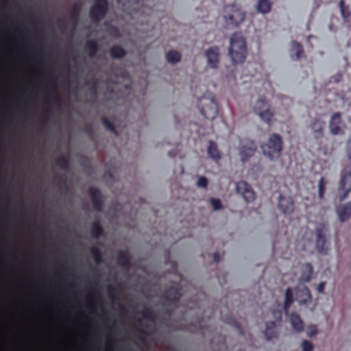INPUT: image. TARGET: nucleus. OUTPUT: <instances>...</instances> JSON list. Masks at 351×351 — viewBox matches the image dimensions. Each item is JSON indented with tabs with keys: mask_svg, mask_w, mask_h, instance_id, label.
Wrapping results in <instances>:
<instances>
[{
	"mask_svg": "<svg viewBox=\"0 0 351 351\" xmlns=\"http://www.w3.org/2000/svg\"><path fill=\"white\" fill-rule=\"evenodd\" d=\"M301 346L302 351H313V345L308 340H303Z\"/></svg>",
	"mask_w": 351,
	"mask_h": 351,
	"instance_id": "nucleus-38",
	"label": "nucleus"
},
{
	"mask_svg": "<svg viewBox=\"0 0 351 351\" xmlns=\"http://www.w3.org/2000/svg\"><path fill=\"white\" fill-rule=\"evenodd\" d=\"M245 16L244 12L235 4L227 5L223 8V19L228 26H239Z\"/></svg>",
	"mask_w": 351,
	"mask_h": 351,
	"instance_id": "nucleus-3",
	"label": "nucleus"
},
{
	"mask_svg": "<svg viewBox=\"0 0 351 351\" xmlns=\"http://www.w3.org/2000/svg\"><path fill=\"white\" fill-rule=\"evenodd\" d=\"M90 252L93 256L94 261L96 264H101L103 262V256L101 250L96 246H92Z\"/></svg>",
	"mask_w": 351,
	"mask_h": 351,
	"instance_id": "nucleus-32",
	"label": "nucleus"
},
{
	"mask_svg": "<svg viewBox=\"0 0 351 351\" xmlns=\"http://www.w3.org/2000/svg\"><path fill=\"white\" fill-rule=\"evenodd\" d=\"M255 142L249 138H243L240 141L239 154L242 162L247 161L252 157L256 150Z\"/></svg>",
	"mask_w": 351,
	"mask_h": 351,
	"instance_id": "nucleus-8",
	"label": "nucleus"
},
{
	"mask_svg": "<svg viewBox=\"0 0 351 351\" xmlns=\"http://www.w3.org/2000/svg\"><path fill=\"white\" fill-rule=\"evenodd\" d=\"M53 84H54L53 88V90H54V91H56V93H57L56 97V98H55V100H56V102H59V101H60V95H58V89H57V87H56V81H55V80H53Z\"/></svg>",
	"mask_w": 351,
	"mask_h": 351,
	"instance_id": "nucleus-49",
	"label": "nucleus"
},
{
	"mask_svg": "<svg viewBox=\"0 0 351 351\" xmlns=\"http://www.w3.org/2000/svg\"><path fill=\"white\" fill-rule=\"evenodd\" d=\"M290 322L293 330L298 332H300L304 330V323L301 317L296 313L290 315Z\"/></svg>",
	"mask_w": 351,
	"mask_h": 351,
	"instance_id": "nucleus-23",
	"label": "nucleus"
},
{
	"mask_svg": "<svg viewBox=\"0 0 351 351\" xmlns=\"http://www.w3.org/2000/svg\"><path fill=\"white\" fill-rule=\"evenodd\" d=\"M109 53L113 59H122L126 56L127 51L121 45H114L110 47Z\"/></svg>",
	"mask_w": 351,
	"mask_h": 351,
	"instance_id": "nucleus-22",
	"label": "nucleus"
},
{
	"mask_svg": "<svg viewBox=\"0 0 351 351\" xmlns=\"http://www.w3.org/2000/svg\"><path fill=\"white\" fill-rule=\"evenodd\" d=\"M215 343V337H213L211 341H210V344L214 346V344Z\"/></svg>",
	"mask_w": 351,
	"mask_h": 351,
	"instance_id": "nucleus-56",
	"label": "nucleus"
},
{
	"mask_svg": "<svg viewBox=\"0 0 351 351\" xmlns=\"http://www.w3.org/2000/svg\"><path fill=\"white\" fill-rule=\"evenodd\" d=\"M317 333V327L315 325H311L308 327V336L309 337H313L316 335Z\"/></svg>",
	"mask_w": 351,
	"mask_h": 351,
	"instance_id": "nucleus-44",
	"label": "nucleus"
},
{
	"mask_svg": "<svg viewBox=\"0 0 351 351\" xmlns=\"http://www.w3.org/2000/svg\"><path fill=\"white\" fill-rule=\"evenodd\" d=\"M341 123V114L339 112L333 113L329 123L330 132L335 135L342 134Z\"/></svg>",
	"mask_w": 351,
	"mask_h": 351,
	"instance_id": "nucleus-13",
	"label": "nucleus"
},
{
	"mask_svg": "<svg viewBox=\"0 0 351 351\" xmlns=\"http://www.w3.org/2000/svg\"><path fill=\"white\" fill-rule=\"evenodd\" d=\"M278 207L285 215L289 214L294 210V203L291 197H285L280 195L278 199Z\"/></svg>",
	"mask_w": 351,
	"mask_h": 351,
	"instance_id": "nucleus-15",
	"label": "nucleus"
},
{
	"mask_svg": "<svg viewBox=\"0 0 351 351\" xmlns=\"http://www.w3.org/2000/svg\"><path fill=\"white\" fill-rule=\"evenodd\" d=\"M121 310L123 312H125V311H126L125 308L123 306H121Z\"/></svg>",
	"mask_w": 351,
	"mask_h": 351,
	"instance_id": "nucleus-57",
	"label": "nucleus"
},
{
	"mask_svg": "<svg viewBox=\"0 0 351 351\" xmlns=\"http://www.w3.org/2000/svg\"><path fill=\"white\" fill-rule=\"evenodd\" d=\"M108 11V0H94L90 8V16L93 22L99 23L106 16Z\"/></svg>",
	"mask_w": 351,
	"mask_h": 351,
	"instance_id": "nucleus-6",
	"label": "nucleus"
},
{
	"mask_svg": "<svg viewBox=\"0 0 351 351\" xmlns=\"http://www.w3.org/2000/svg\"><path fill=\"white\" fill-rule=\"evenodd\" d=\"M272 7L271 0H258L256 4L255 8L258 13L263 14H268Z\"/></svg>",
	"mask_w": 351,
	"mask_h": 351,
	"instance_id": "nucleus-21",
	"label": "nucleus"
},
{
	"mask_svg": "<svg viewBox=\"0 0 351 351\" xmlns=\"http://www.w3.org/2000/svg\"><path fill=\"white\" fill-rule=\"evenodd\" d=\"M341 14L345 22H349L351 18V11L348 5H345L343 0L339 1Z\"/></svg>",
	"mask_w": 351,
	"mask_h": 351,
	"instance_id": "nucleus-28",
	"label": "nucleus"
},
{
	"mask_svg": "<svg viewBox=\"0 0 351 351\" xmlns=\"http://www.w3.org/2000/svg\"><path fill=\"white\" fill-rule=\"evenodd\" d=\"M182 297V287L178 282H173L165 291V298L171 302H177Z\"/></svg>",
	"mask_w": 351,
	"mask_h": 351,
	"instance_id": "nucleus-12",
	"label": "nucleus"
},
{
	"mask_svg": "<svg viewBox=\"0 0 351 351\" xmlns=\"http://www.w3.org/2000/svg\"><path fill=\"white\" fill-rule=\"evenodd\" d=\"M305 291H306V293H307L308 298L309 300H311V293H310L309 289H308V288H305Z\"/></svg>",
	"mask_w": 351,
	"mask_h": 351,
	"instance_id": "nucleus-54",
	"label": "nucleus"
},
{
	"mask_svg": "<svg viewBox=\"0 0 351 351\" xmlns=\"http://www.w3.org/2000/svg\"><path fill=\"white\" fill-rule=\"evenodd\" d=\"M203 323H204V319H201L200 320H199L198 323H197V327H198V329H199V332L201 333H202L204 335H206V332L208 330V328L204 326Z\"/></svg>",
	"mask_w": 351,
	"mask_h": 351,
	"instance_id": "nucleus-43",
	"label": "nucleus"
},
{
	"mask_svg": "<svg viewBox=\"0 0 351 351\" xmlns=\"http://www.w3.org/2000/svg\"><path fill=\"white\" fill-rule=\"evenodd\" d=\"M326 181L324 177H322L318 183V196L320 199H322L324 197L326 191Z\"/></svg>",
	"mask_w": 351,
	"mask_h": 351,
	"instance_id": "nucleus-34",
	"label": "nucleus"
},
{
	"mask_svg": "<svg viewBox=\"0 0 351 351\" xmlns=\"http://www.w3.org/2000/svg\"><path fill=\"white\" fill-rule=\"evenodd\" d=\"M210 204H211L213 208L215 210H219L222 207L221 202L220 199H217V198H213V197L210 198Z\"/></svg>",
	"mask_w": 351,
	"mask_h": 351,
	"instance_id": "nucleus-40",
	"label": "nucleus"
},
{
	"mask_svg": "<svg viewBox=\"0 0 351 351\" xmlns=\"http://www.w3.org/2000/svg\"><path fill=\"white\" fill-rule=\"evenodd\" d=\"M200 113L207 119H213L218 113L217 103L215 96L210 94V97L204 96L199 99Z\"/></svg>",
	"mask_w": 351,
	"mask_h": 351,
	"instance_id": "nucleus-4",
	"label": "nucleus"
},
{
	"mask_svg": "<svg viewBox=\"0 0 351 351\" xmlns=\"http://www.w3.org/2000/svg\"><path fill=\"white\" fill-rule=\"evenodd\" d=\"M219 344L217 348H219L217 351H228V346L226 344V338L223 336L219 335Z\"/></svg>",
	"mask_w": 351,
	"mask_h": 351,
	"instance_id": "nucleus-37",
	"label": "nucleus"
},
{
	"mask_svg": "<svg viewBox=\"0 0 351 351\" xmlns=\"http://www.w3.org/2000/svg\"><path fill=\"white\" fill-rule=\"evenodd\" d=\"M254 111L262 121L270 125L274 113L270 110L269 104L265 97L260 98L256 101L254 106Z\"/></svg>",
	"mask_w": 351,
	"mask_h": 351,
	"instance_id": "nucleus-7",
	"label": "nucleus"
},
{
	"mask_svg": "<svg viewBox=\"0 0 351 351\" xmlns=\"http://www.w3.org/2000/svg\"><path fill=\"white\" fill-rule=\"evenodd\" d=\"M278 330L276 328V322L274 321L268 322L266 323L265 330H264V335L267 341L276 339L278 337Z\"/></svg>",
	"mask_w": 351,
	"mask_h": 351,
	"instance_id": "nucleus-18",
	"label": "nucleus"
},
{
	"mask_svg": "<svg viewBox=\"0 0 351 351\" xmlns=\"http://www.w3.org/2000/svg\"><path fill=\"white\" fill-rule=\"evenodd\" d=\"M91 236L95 239H98L104 234L103 227L98 220H95L91 224L90 228Z\"/></svg>",
	"mask_w": 351,
	"mask_h": 351,
	"instance_id": "nucleus-26",
	"label": "nucleus"
},
{
	"mask_svg": "<svg viewBox=\"0 0 351 351\" xmlns=\"http://www.w3.org/2000/svg\"><path fill=\"white\" fill-rule=\"evenodd\" d=\"M169 155L170 156H174V154H172V152H169Z\"/></svg>",
	"mask_w": 351,
	"mask_h": 351,
	"instance_id": "nucleus-60",
	"label": "nucleus"
},
{
	"mask_svg": "<svg viewBox=\"0 0 351 351\" xmlns=\"http://www.w3.org/2000/svg\"><path fill=\"white\" fill-rule=\"evenodd\" d=\"M261 149L265 156L271 160L278 159L282 150V140L277 134L270 135L267 143L261 145Z\"/></svg>",
	"mask_w": 351,
	"mask_h": 351,
	"instance_id": "nucleus-2",
	"label": "nucleus"
},
{
	"mask_svg": "<svg viewBox=\"0 0 351 351\" xmlns=\"http://www.w3.org/2000/svg\"><path fill=\"white\" fill-rule=\"evenodd\" d=\"M325 127V122L319 119H315L311 123V128L312 130L314 137L316 139L322 138L323 136V130Z\"/></svg>",
	"mask_w": 351,
	"mask_h": 351,
	"instance_id": "nucleus-19",
	"label": "nucleus"
},
{
	"mask_svg": "<svg viewBox=\"0 0 351 351\" xmlns=\"http://www.w3.org/2000/svg\"><path fill=\"white\" fill-rule=\"evenodd\" d=\"M93 208L97 212H101L104 206V197L101 191L97 187L90 186L88 189Z\"/></svg>",
	"mask_w": 351,
	"mask_h": 351,
	"instance_id": "nucleus-10",
	"label": "nucleus"
},
{
	"mask_svg": "<svg viewBox=\"0 0 351 351\" xmlns=\"http://www.w3.org/2000/svg\"><path fill=\"white\" fill-rule=\"evenodd\" d=\"M89 92L90 95H92L94 97H96L97 95V83L95 81L93 82V85L89 88Z\"/></svg>",
	"mask_w": 351,
	"mask_h": 351,
	"instance_id": "nucleus-45",
	"label": "nucleus"
},
{
	"mask_svg": "<svg viewBox=\"0 0 351 351\" xmlns=\"http://www.w3.org/2000/svg\"><path fill=\"white\" fill-rule=\"evenodd\" d=\"M213 261L215 263H219L220 261L221 257L219 252H215L213 255Z\"/></svg>",
	"mask_w": 351,
	"mask_h": 351,
	"instance_id": "nucleus-50",
	"label": "nucleus"
},
{
	"mask_svg": "<svg viewBox=\"0 0 351 351\" xmlns=\"http://www.w3.org/2000/svg\"><path fill=\"white\" fill-rule=\"evenodd\" d=\"M56 179H58L60 182H62L64 184H66V181L64 179H63L62 177H56Z\"/></svg>",
	"mask_w": 351,
	"mask_h": 351,
	"instance_id": "nucleus-55",
	"label": "nucleus"
},
{
	"mask_svg": "<svg viewBox=\"0 0 351 351\" xmlns=\"http://www.w3.org/2000/svg\"><path fill=\"white\" fill-rule=\"evenodd\" d=\"M123 12L134 16L138 12H145V8H139L143 0H117Z\"/></svg>",
	"mask_w": 351,
	"mask_h": 351,
	"instance_id": "nucleus-9",
	"label": "nucleus"
},
{
	"mask_svg": "<svg viewBox=\"0 0 351 351\" xmlns=\"http://www.w3.org/2000/svg\"><path fill=\"white\" fill-rule=\"evenodd\" d=\"M197 184L201 188H206L208 186V180L204 176H201L198 178Z\"/></svg>",
	"mask_w": 351,
	"mask_h": 351,
	"instance_id": "nucleus-42",
	"label": "nucleus"
},
{
	"mask_svg": "<svg viewBox=\"0 0 351 351\" xmlns=\"http://www.w3.org/2000/svg\"><path fill=\"white\" fill-rule=\"evenodd\" d=\"M180 53L176 50H170L166 54L167 60L172 64H176L180 60Z\"/></svg>",
	"mask_w": 351,
	"mask_h": 351,
	"instance_id": "nucleus-31",
	"label": "nucleus"
},
{
	"mask_svg": "<svg viewBox=\"0 0 351 351\" xmlns=\"http://www.w3.org/2000/svg\"><path fill=\"white\" fill-rule=\"evenodd\" d=\"M326 282H321L317 287V291L319 293H323L324 291V289L326 287Z\"/></svg>",
	"mask_w": 351,
	"mask_h": 351,
	"instance_id": "nucleus-47",
	"label": "nucleus"
},
{
	"mask_svg": "<svg viewBox=\"0 0 351 351\" xmlns=\"http://www.w3.org/2000/svg\"><path fill=\"white\" fill-rule=\"evenodd\" d=\"M226 322L228 323V324L234 326L239 330V333L241 335H243V331L242 328H241L239 323L237 322L235 319H231V318L227 319L226 320Z\"/></svg>",
	"mask_w": 351,
	"mask_h": 351,
	"instance_id": "nucleus-39",
	"label": "nucleus"
},
{
	"mask_svg": "<svg viewBox=\"0 0 351 351\" xmlns=\"http://www.w3.org/2000/svg\"><path fill=\"white\" fill-rule=\"evenodd\" d=\"M236 189L237 193L243 197L245 202H250L254 200L255 193L247 182L245 181L237 182Z\"/></svg>",
	"mask_w": 351,
	"mask_h": 351,
	"instance_id": "nucleus-11",
	"label": "nucleus"
},
{
	"mask_svg": "<svg viewBox=\"0 0 351 351\" xmlns=\"http://www.w3.org/2000/svg\"><path fill=\"white\" fill-rule=\"evenodd\" d=\"M101 123L106 130L114 133L116 136L118 135V132L113 124L106 117H102L101 119Z\"/></svg>",
	"mask_w": 351,
	"mask_h": 351,
	"instance_id": "nucleus-33",
	"label": "nucleus"
},
{
	"mask_svg": "<svg viewBox=\"0 0 351 351\" xmlns=\"http://www.w3.org/2000/svg\"><path fill=\"white\" fill-rule=\"evenodd\" d=\"M208 154L213 160H219L221 158L220 152L217 149V144L213 141H210L208 147Z\"/></svg>",
	"mask_w": 351,
	"mask_h": 351,
	"instance_id": "nucleus-27",
	"label": "nucleus"
},
{
	"mask_svg": "<svg viewBox=\"0 0 351 351\" xmlns=\"http://www.w3.org/2000/svg\"><path fill=\"white\" fill-rule=\"evenodd\" d=\"M304 54V49L302 45L296 42L292 41L290 49V57L293 60H300Z\"/></svg>",
	"mask_w": 351,
	"mask_h": 351,
	"instance_id": "nucleus-20",
	"label": "nucleus"
},
{
	"mask_svg": "<svg viewBox=\"0 0 351 351\" xmlns=\"http://www.w3.org/2000/svg\"><path fill=\"white\" fill-rule=\"evenodd\" d=\"M293 302V294L291 287H288L285 291L284 311L285 313L288 311L289 308Z\"/></svg>",
	"mask_w": 351,
	"mask_h": 351,
	"instance_id": "nucleus-30",
	"label": "nucleus"
},
{
	"mask_svg": "<svg viewBox=\"0 0 351 351\" xmlns=\"http://www.w3.org/2000/svg\"><path fill=\"white\" fill-rule=\"evenodd\" d=\"M107 32L114 38L121 36L120 31L116 26L110 25L107 28Z\"/></svg>",
	"mask_w": 351,
	"mask_h": 351,
	"instance_id": "nucleus-36",
	"label": "nucleus"
},
{
	"mask_svg": "<svg viewBox=\"0 0 351 351\" xmlns=\"http://www.w3.org/2000/svg\"><path fill=\"white\" fill-rule=\"evenodd\" d=\"M57 23L59 25L60 28H62V29H64L66 25V21L62 18L58 19Z\"/></svg>",
	"mask_w": 351,
	"mask_h": 351,
	"instance_id": "nucleus-48",
	"label": "nucleus"
},
{
	"mask_svg": "<svg viewBox=\"0 0 351 351\" xmlns=\"http://www.w3.org/2000/svg\"><path fill=\"white\" fill-rule=\"evenodd\" d=\"M50 110H47L42 116V121L43 123H46L49 120Z\"/></svg>",
	"mask_w": 351,
	"mask_h": 351,
	"instance_id": "nucleus-46",
	"label": "nucleus"
},
{
	"mask_svg": "<svg viewBox=\"0 0 351 351\" xmlns=\"http://www.w3.org/2000/svg\"><path fill=\"white\" fill-rule=\"evenodd\" d=\"M118 264L123 268L129 269L130 267V257L127 252L120 251L117 254Z\"/></svg>",
	"mask_w": 351,
	"mask_h": 351,
	"instance_id": "nucleus-24",
	"label": "nucleus"
},
{
	"mask_svg": "<svg viewBox=\"0 0 351 351\" xmlns=\"http://www.w3.org/2000/svg\"><path fill=\"white\" fill-rule=\"evenodd\" d=\"M247 55L246 43L241 33H234L230 37L229 56L234 64L242 63Z\"/></svg>",
	"mask_w": 351,
	"mask_h": 351,
	"instance_id": "nucleus-1",
	"label": "nucleus"
},
{
	"mask_svg": "<svg viewBox=\"0 0 351 351\" xmlns=\"http://www.w3.org/2000/svg\"><path fill=\"white\" fill-rule=\"evenodd\" d=\"M141 314L143 315V317L145 319H147L149 320H154L155 318V313L151 308H144L141 312Z\"/></svg>",
	"mask_w": 351,
	"mask_h": 351,
	"instance_id": "nucleus-35",
	"label": "nucleus"
},
{
	"mask_svg": "<svg viewBox=\"0 0 351 351\" xmlns=\"http://www.w3.org/2000/svg\"><path fill=\"white\" fill-rule=\"evenodd\" d=\"M108 292L110 295L114 292V288L112 285L108 287Z\"/></svg>",
	"mask_w": 351,
	"mask_h": 351,
	"instance_id": "nucleus-53",
	"label": "nucleus"
},
{
	"mask_svg": "<svg viewBox=\"0 0 351 351\" xmlns=\"http://www.w3.org/2000/svg\"><path fill=\"white\" fill-rule=\"evenodd\" d=\"M139 331L142 334H145V332L143 330H142V329L139 330Z\"/></svg>",
	"mask_w": 351,
	"mask_h": 351,
	"instance_id": "nucleus-59",
	"label": "nucleus"
},
{
	"mask_svg": "<svg viewBox=\"0 0 351 351\" xmlns=\"http://www.w3.org/2000/svg\"><path fill=\"white\" fill-rule=\"evenodd\" d=\"M147 10H148V13H147V14H151V12H152L151 9H150V8H147Z\"/></svg>",
	"mask_w": 351,
	"mask_h": 351,
	"instance_id": "nucleus-58",
	"label": "nucleus"
},
{
	"mask_svg": "<svg viewBox=\"0 0 351 351\" xmlns=\"http://www.w3.org/2000/svg\"><path fill=\"white\" fill-rule=\"evenodd\" d=\"M316 248L319 254L326 255L328 251V244L326 236L328 232V226L327 224L321 223H319L316 228Z\"/></svg>",
	"mask_w": 351,
	"mask_h": 351,
	"instance_id": "nucleus-5",
	"label": "nucleus"
},
{
	"mask_svg": "<svg viewBox=\"0 0 351 351\" xmlns=\"http://www.w3.org/2000/svg\"><path fill=\"white\" fill-rule=\"evenodd\" d=\"M311 38H313V36H309L308 37V40H309Z\"/></svg>",
	"mask_w": 351,
	"mask_h": 351,
	"instance_id": "nucleus-61",
	"label": "nucleus"
},
{
	"mask_svg": "<svg viewBox=\"0 0 351 351\" xmlns=\"http://www.w3.org/2000/svg\"><path fill=\"white\" fill-rule=\"evenodd\" d=\"M337 213L341 222L348 221L351 217V202L338 206Z\"/></svg>",
	"mask_w": 351,
	"mask_h": 351,
	"instance_id": "nucleus-17",
	"label": "nucleus"
},
{
	"mask_svg": "<svg viewBox=\"0 0 351 351\" xmlns=\"http://www.w3.org/2000/svg\"><path fill=\"white\" fill-rule=\"evenodd\" d=\"M86 132L90 134H93V128H92V126L90 125H86Z\"/></svg>",
	"mask_w": 351,
	"mask_h": 351,
	"instance_id": "nucleus-52",
	"label": "nucleus"
},
{
	"mask_svg": "<svg viewBox=\"0 0 351 351\" xmlns=\"http://www.w3.org/2000/svg\"><path fill=\"white\" fill-rule=\"evenodd\" d=\"M56 165L63 171H67L69 168V158L60 155L56 159Z\"/></svg>",
	"mask_w": 351,
	"mask_h": 351,
	"instance_id": "nucleus-29",
	"label": "nucleus"
},
{
	"mask_svg": "<svg viewBox=\"0 0 351 351\" xmlns=\"http://www.w3.org/2000/svg\"><path fill=\"white\" fill-rule=\"evenodd\" d=\"M313 267L311 263H304L300 267V276L299 281L300 283L308 282L312 278Z\"/></svg>",
	"mask_w": 351,
	"mask_h": 351,
	"instance_id": "nucleus-16",
	"label": "nucleus"
},
{
	"mask_svg": "<svg viewBox=\"0 0 351 351\" xmlns=\"http://www.w3.org/2000/svg\"><path fill=\"white\" fill-rule=\"evenodd\" d=\"M208 64L211 68H217L219 63V49L217 47H212L205 53Z\"/></svg>",
	"mask_w": 351,
	"mask_h": 351,
	"instance_id": "nucleus-14",
	"label": "nucleus"
},
{
	"mask_svg": "<svg viewBox=\"0 0 351 351\" xmlns=\"http://www.w3.org/2000/svg\"><path fill=\"white\" fill-rule=\"evenodd\" d=\"M273 314H274V317H278L279 321H280L281 317H282V312H281V311H273Z\"/></svg>",
	"mask_w": 351,
	"mask_h": 351,
	"instance_id": "nucleus-51",
	"label": "nucleus"
},
{
	"mask_svg": "<svg viewBox=\"0 0 351 351\" xmlns=\"http://www.w3.org/2000/svg\"><path fill=\"white\" fill-rule=\"evenodd\" d=\"M85 49L90 58H94L99 51V45L95 40H88L85 44Z\"/></svg>",
	"mask_w": 351,
	"mask_h": 351,
	"instance_id": "nucleus-25",
	"label": "nucleus"
},
{
	"mask_svg": "<svg viewBox=\"0 0 351 351\" xmlns=\"http://www.w3.org/2000/svg\"><path fill=\"white\" fill-rule=\"evenodd\" d=\"M80 12V8L78 5L75 4L71 10V17L73 20H76L78 17Z\"/></svg>",
	"mask_w": 351,
	"mask_h": 351,
	"instance_id": "nucleus-41",
	"label": "nucleus"
}]
</instances>
